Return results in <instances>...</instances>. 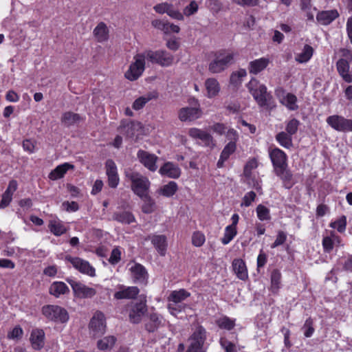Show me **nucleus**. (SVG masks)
I'll return each instance as SVG.
<instances>
[{
    "label": "nucleus",
    "mask_w": 352,
    "mask_h": 352,
    "mask_svg": "<svg viewBox=\"0 0 352 352\" xmlns=\"http://www.w3.org/2000/svg\"><path fill=\"white\" fill-rule=\"evenodd\" d=\"M198 8L197 3L195 1H192L184 8L183 13L175 8L172 4L166 2L156 5L154 10L160 14L166 13L173 19L182 21L184 20V15L189 16L195 14L197 12Z\"/></svg>",
    "instance_id": "1"
},
{
    "label": "nucleus",
    "mask_w": 352,
    "mask_h": 352,
    "mask_svg": "<svg viewBox=\"0 0 352 352\" xmlns=\"http://www.w3.org/2000/svg\"><path fill=\"white\" fill-rule=\"evenodd\" d=\"M125 176L131 182L132 191L142 199H148L151 185L149 179L141 173L130 169L125 170Z\"/></svg>",
    "instance_id": "2"
},
{
    "label": "nucleus",
    "mask_w": 352,
    "mask_h": 352,
    "mask_svg": "<svg viewBox=\"0 0 352 352\" xmlns=\"http://www.w3.org/2000/svg\"><path fill=\"white\" fill-rule=\"evenodd\" d=\"M190 296V293L184 289L172 291L168 297V309L170 314L176 316L184 311L187 305L184 302Z\"/></svg>",
    "instance_id": "3"
},
{
    "label": "nucleus",
    "mask_w": 352,
    "mask_h": 352,
    "mask_svg": "<svg viewBox=\"0 0 352 352\" xmlns=\"http://www.w3.org/2000/svg\"><path fill=\"white\" fill-rule=\"evenodd\" d=\"M234 54L226 51H219L210 63L208 70L212 74H219L224 71L233 60Z\"/></svg>",
    "instance_id": "4"
},
{
    "label": "nucleus",
    "mask_w": 352,
    "mask_h": 352,
    "mask_svg": "<svg viewBox=\"0 0 352 352\" xmlns=\"http://www.w3.org/2000/svg\"><path fill=\"white\" fill-rule=\"evenodd\" d=\"M42 314L49 321L56 323H66L69 320L67 310L58 305H47L42 307Z\"/></svg>",
    "instance_id": "5"
},
{
    "label": "nucleus",
    "mask_w": 352,
    "mask_h": 352,
    "mask_svg": "<svg viewBox=\"0 0 352 352\" xmlns=\"http://www.w3.org/2000/svg\"><path fill=\"white\" fill-rule=\"evenodd\" d=\"M188 102L192 107H184L179 111L178 116L182 122L197 120L202 115V111L197 99L195 98H190Z\"/></svg>",
    "instance_id": "6"
},
{
    "label": "nucleus",
    "mask_w": 352,
    "mask_h": 352,
    "mask_svg": "<svg viewBox=\"0 0 352 352\" xmlns=\"http://www.w3.org/2000/svg\"><path fill=\"white\" fill-rule=\"evenodd\" d=\"M206 339V331L201 326L197 327L189 338V346L186 352H206L204 344Z\"/></svg>",
    "instance_id": "7"
},
{
    "label": "nucleus",
    "mask_w": 352,
    "mask_h": 352,
    "mask_svg": "<svg viewBox=\"0 0 352 352\" xmlns=\"http://www.w3.org/2000/svg\"><path fill=\"white\" fill-rule=\"evenodd\" d=\"M133 60L134 61L131 63L124 74L125 77L131 81L137 80L145 69L146 58L143 53L135 55Z\"/></svg>",
    "instance_id": "8"
},
{
    "label": "nucleus",
    "mask_w": 352,
    "mask_h": 352,
    "mask_svg": "<svg viewBox=\"0 0 352 352\" xmlns=\"http://www.w3.org/2000/svg\"><path fill=\"white\" fill-rule=\"evenodd\" d=\"M146 59L151 63L158 64L162 67H168L172 65L174 58L173 56L164 50L144 52Z\"/></svg>",
    "instance_id": "9"
},
{
    "label": "nucleus",
    "mask_w": 352,
    "mask_h": 352,
    "mask_svg": "<svg viewBox=\"0 0 352 352\" xmlns=\"http://www.w3.org/2000/svg\"><path fill=\"white\" fill-rule=\"evenodd\" d=\"M248 88L258 105L265 106L267 104V87L261 84L256 78L250 80Z\"/></svg>",
    "instance_id": "10"
},
{
    "label": "nucleus",
    "mask_w": 352,
    "mask_h": 352,
    "mask_svg": "<svg viewBox=\"0 0 352 352\" xmlns=\"http://www.w3.org/2000/svg\"><path fill=\"white\" fill-rule=\"evenodd\" d=\"M327 123L334 130L339 132L352 131V120L342 116L332 115L327 118Z\"/></svg>",
    "instance_id": "11"
},
{
    "label": "nucleus",
    "mask_w": 352,
    "mask_h": 352,
    "mask_svg": "<svg viewBox=\"0 0 352 352\" xmlns=\"http://www.w3.org/2000/svg\"><path fill=\"white\" fill-rule=\"evenodd\" d=\"M89 329L94 336L103 334L106 329V318L101 311H96L91 318Z\"/></svg>",
    "instance_id": "12"
},
{
    "label": "nucleus",
    "mask_w": 352,
    "mask_h": 352,
    "mask_svg": "<svg viewBox=\"0 0 352 352\" xmlns=\"http://www.w3.org/2000/svg\"><path fill=\"white\" fill-rule=\"evenodd\" d=\"M65 260L80 273L94 277L96 275L94 267H93L88 261L79 257H73L67 256Z\"/></svg>",
    "instance_id": "13"
},
{
    "label": "nucleus",
    "mask_w": 352,
    "mask_h": 352,
    "mask_svg": "<svg viewBox=\"0 0 352 352\" xmlns=\"http://www.w3.org/2000/svg\"><path fill=\"white\" fill-rule=\"evenodd\" d=\"M275 94L280 102L290 111H296L298 109L296 96L290 93H287L283 88H277Z\"/></svg>",
    "instance_id": "14"
},
{
    "label": "nucleus",
    "mask_w": 352,
    "mask_h": 352,
    "mask_svg": "<svg viewBox=\"0 0 352 352\" xmlns=\"http://www.w3.org/2000/svg\"><path fill=\"white\" fill-rule=\"evenodd\" d=\"M146 300L141 298L140 302L133 303L129 311V319L133 323H139L146 312Z\"/></svg>",
    "instance_id": "15"
},
{
    "label": "nucleus",
    "mask_w": 352,
    "mask_h": 352,
    "mask_svg": "<svg viewBox=\"0 0 352 352\" xmlns=\"http://www.w3.org/2000/svg\"><path fill=\"white\" fill-rule=\"evenodd\" d=\"M189 135L196 140H199V144L204 146L212 148L214 142L212 136L208 132L197 128H191L188 131Z\"/></svg>",
    "instance_id": "16"
},
{
    "label": "nucleus",
    "mask_w": 352,
    "mask_h": 352,
    "mask_svg": "<svg viewBox=\"0 0 352 352\" xmlns=\"http://www.w3.org/2000/svg\"><path fill=\"white\" fill-rule=\"evenodd\" d=\"M270 157L274 167L275 171H283L287 167V155L284 151L276 148L270 151Z\"/></svg>",
    "instance_id": "17"
},
{
    "label": "nucleus",
    "mask_w": 352,
    "mask_h": 352,
    "mask_svg": "<svg viewBox=\"0 0 352 352\" xmlns=\"http://www.w3.org/2000/svg\"><path fill=\"white\" fill-rule=\"evenodd\" d=\"M145 240H150L157 253L164 256L167 252V237L164 234H152L147 236Z\"/></svg>",
    "instance_id": "18"
},
{
    "label": "nucleus",
    "mask_w": 352,
    "mask_h": 352,
    "mask_svg": "<svg viewBox=\"0 0 352 352\" xmlns=\"http://www.w3.org/2000/svg\"><path fill=\"white\" fill-rule=\"evenodd\" d=\"M137 156L140 162L149 170L155 171L157 170L156 162L157 157L156 155L147 151L140 150L138 152Z\"/></svg>",
    "instance_id": "19"
},
{
    "label": "nucleus",
    "mask_w": 352,
    "mask_h": 352,
    "mask_svg": "<svg viewBox=\"0 0 352 352\" xmlns=\"http://www.w3.org/2000/svg\"><path fill=\"white\" fill-rule=\"evenodd\" d=\"M139 292L140 290L137 287H127L121 285L118 286V291L115 292L114 298L117 300L133 299L138 295Z\"/></svg>",
    "instance_id": "20"
},
{
    "label": "nucleus",
    "mask_w": 352,
    "mask_h": 352,
    "mask_svg": "<svg viewBox=\"0 0 352 352\" xmlns=\"http://www.w3.org/2000/svg\"><path fill=\"white\" fill-rule=\"evenodd\" d=\"M272 60L269 57H261L249 63L248 70L250 74L256 75L264 71L271 63Z\"/></svg>",
    "instance_id": "21"
},
{
    "label": "nucleus",
    "mask_w": 352,
    "mask_h": 352,
    "mask_svg": "<svg viewBox=\"0 0 352 352\" xmlns=\"http://www.w3.org/2000/svg\"><path fill=\"white\" fill-rule=\"evenodd\" d=\"M71 286L75 295L78 298H91L96 294L95 289L89 287L80 282L73 281L71 283Z\"/></svg>",
    "instance_id": "22"
},
{
    "label": "nucleus",
    "mask_w": 352,
    "mask_h": 352,
    "mask_svg": "<svg viewBox=\"0 0 352 352\" xmlns=\"http://www.w3.org/2000/svg\"><path fill=\"white\" fill-rule=\"evenodd\" d=\"M336 67L338 72L342 80L347 83H351L352 71H350L349 62L344 58H341L338 60Z\"/></svg>",
    "instance_id": "23"
},
{
    "label": "nucleus",
    "mask_w": 352,
    "mask_h": 352,
    "mask_svg": "<svg viewBox=\"0 0 352 352\" xmlns=\"http://www.w3.org/2000/svg\"><path fill=\"white\" fill-rule=\"evenodd\" d=\"M206 96L208 98H214L217 96L221 91L219 81L214 78H208L204 82Z\"/></svg>",
    "instance_id": "24"
},
{
    "label": "nucleus",
    "mask_w": 352,
    "mask_h": 352,
    "mask_svg": "<svg viewBox=\"0 0 352 352\" xmlns=\"http://www.w3.org/2000/svg\"><path fill=\"white\" fill-rule=\"evenodd\" d=\"M340 237L333 231H330L328 235L323 237L322 246L326 252H331L335 246L340 245Z\"/></svg>",
    "instance_id": "25"
},
{
    "label": "nucleus",
    "mask_w": 352,
    "mask_h": 352,
    "mask_svg": "<svg viewBox=\"0 0 352 352\" xmlns=\"http://www.w3.org/2000/svg\"><path fill=\"white\" fill-rule=\"evenodd\" d=\"M162 176L177 179L181 175V169L173 162L165 163L159 170Z\"/></svg>",
    "instance_id": "26"
},
{
    "label": "nucleus",
    "mask_w": 352,
    "mask_h": 352,
    "mask_svg": "<svg viewBox=\"0 0 352 352\" xmlns=\"http://www.w3.org/2000/svg\"><path fill=\"white\" fill-rule=\"evenodd\" d=\"M30 342L34 349L40 350L45 344V332L43 329H33L30 334Z\"/></svg>",
    "instance_id": "27"
},
{
    "label": "nucleus",
    "mask_w": 352,
    "mask_h": 352,
    "mask_svg": "<svg viewBox=\"0 0 352 352\" xmlns=\"http://www.w3.org/2000/svg\"><path fill=\"white\" fill-rule=\"evenodd\" d=\"M232 270L238 278L245 280L248 278V269L245 261L241 258H236L232 261Z\"/></svg>",
    "instance_id": "28"
},
{
    "label": "nucleus",
    "mask_w": 352,
    "mask_h": 352,
    "mask_svg": "<svg viewBox=\"0 0 352 352\" xmlns=\"http://www.w3.org/2000/svg\"><path fill=\"white\" fill-rule=\"evenodd\" d=\"M130 270L135 282L144 283L146 281L148 274L144 266L135 263L131 267Z\"/></svg>",
    "instance_id": "29"
},
{
    "label": "nucleus",
    "mask_w": 352,
    "mask_h": 352,
    "mask_svg": "<svg viewBox=\"0 0 352 352\" xmlns=\"http://www.w3.org/2000/svg\"><path fill=\"white\" fill-rule=\"evenodd\" d=\"M74 165L65 162L60 165L56 166L54 170H52L50 174L48 177L51 180H57L64 177L65 173L70 169H74Z\"/></svg>",
    "instance_id": "30"
},
{
    "label": "nucleus",
    "mask_w": 352,
    "mask_h": 352,
    "mask_svg": "<svg viewBox=\"0 0 352 352\" xmlns=\"http://www.w3.org/2000/svg\"><path fill=\"white\" fill-rule=\"evenodd\" d=\"M48 228L52 233L55 236H60L66 232L67 228L58 219H51L49 222Z\"/></svg>",
    "instance_id": "31"
},
{
    "label": "nucleus",
    "mask_w": 352,
    "mask_h": 352,
    "mask_svg": "<svg viewBox=\"0 0 352 352\" xmlns=\"http://www.w3.org/2000/svg\"><path fill=\"white\" fill-rule=\"evenodd\" d=\"M236 148V145L234 143V142H228L223 148L220 158L217 162V166L221 168L223 166V164L225 161H226L229 157L234 153Z\"/></svg>",
    "instance_id": "32"
},
{
    "label": "nucleus",
    "mask_w": 352,
    "mask_h": 352,
    "mask_svg": "<svg viewBox=\"0 0 352 352\" xmlns=\"http://www.w3.org/2000/svg\"><path fill=\"white\" fill-rule=\"evenodd\" d=\"M157 94L156 92H150L144 96H140L137 98L133 103L132 107L134 110H140L142 109L145 104L152 99L156 98Z\"/></svg>",
    "instance_id": "33"
},
{
    "label": "nucleus",
    "mask_w": 352,
    "mask_h": 352,
    "mask_svg": "<svg viewBox=\"0 0 352 352\" xmlns=\"http://www.w3.org/2000/svg\"><path fill=\"white\" fill-rule=\"evenodd\" d=\"M82 120L80 115L70 111L64 113L61 118L62 123L67 126L76 124Z\"/></svg>",
    "instance_id": "34"
},
{
    "label": "nucleus",
    "mask_w": 352,
    "mask_h": 352,
    "mask_svg": "<svg viewBox=\"0 0 352 352\" xmlns=\"http://www.w3.org/2000/svg\"><path fill=\"white\" fill-rule=\"evenodd\" d=\"M94 35L98 42L106 41L109 38V29L105 23H98L94 30Z\"/></svg>",
    "instance_id": "35"
},
{
    "label": "nucleus",
    "mask_w": 352,
    "mask_h": 352,
    "mask_svg": "<svg viewBox=\"0 0 352 352\" xmlns=\"http://www.w3.org/2000/svg\"><path fill=\"white\" fill-rule=\"evenodd\" d=\"M69 292V287L63 282H54L50 287V294L58 298Z\"/></svg>",
    "instance_id": "36"
},
{
    "label": "nucleus",
    "mask_w": 352,
    "mask_h": 352,
    "mask_svg": "<svg viewBox=\"0 0 352 352\" xmlns=\"http://www.w3.org/2000/svg\"><path fill=\"white\" fill-rule=\"evenodd\" d=\"M314 49L309 45H305L301 52L296 54L295 59L300 63L308 62L313 56Z\"/></svg>",
    "instance_id": "37"
},
{
    "label": "nucleus",
    "mask_w": 352,
    "mask_h": 352,
    "mask_svg": "<svg viewBox=\"0 0 352 352\" xmlns=\"http://www.w3.org/2000/svg\"><path fill=\"white\" fill-rule=\"evenodd\" d=\"M113 219L120 223L125 224H130L135 221L133 214L126 211L115 212L113 215Z\"/></svg>",
    "instance_id": "38"
},
{
    "label": "nucleus",
    "mask_w": 352,
    "mask_h": 352,
    "mask_svg": "<svg viewBox=\"0 0 352 352\" xmlns=\"http://www.w3.org/2000/svg\"><path fill=\"white\" fill-rule=\"evenodd\" d=\"M338 16L339 14L336 10H331L318 12L316 18L318 21L332 22L336 19Z\"/></svg>",
    "instance_id": "39"
},
{
    "label": "nucleus",
    "mask_w": 352,
    "mask_h": 352,
    "mask_svg": "<svg viewBox=\"0 0 352 352\" xmlns=\"http://www.w3.org/2000/svg\"><path fill=\"white\" fill-rule=\"evenodd\" d=\"M281 273L278 270H274L271 274V287L272 293H277L280 288Z\"/></svg>",
    "instance_id": "40"
},
{
    "label": "nucleus",
    "mask_w": 352,
    "mask_h": 352,
    "mask_svg": "<svg viewBox=\"0 0 352 352\" xmlns=\"http://www.w3.org/2000/svg\"><path fill=\"white\" fill-rule=\"evenodd\" d=\"M116 341V339L114 336L104 337L102 339L98 340V347L100 350L102 351L111 350L113 347Z\"/></svg>",
    "instance_id": "41"
},
{
    "label": "nucleus",
    "mask_w": 352,
    "mask_h": 352,
    "mask_svg": "<svg viewBox=\"0 0 352 352\" xmlns=\"http://www.w3.org/2000/svg\"><path fill=\"white\" fill-rule=\"evenodd\" d=\"M245 182L250 187L254 188L259 192H261V181L257 175L254 173L250 174V176H245Z\"/></svg>",
    "instance_id": "42"
},
{
    "label": "nucleus",
    "mask_w": 352,
    "mask_h": 352,
    "mask_svg": "<svg viewBox=\"0 0 352 352\" xmlns=\"http://www.w3.org/2000/svg\"><path fill=\"white\" fill-rule=\"evenodd\" d=\"M237 234L236 228L227 226L224 230L223 236L221 238V243L223 245L228 244Z\"/></svg>",
    "instance_id": "43"
},
{
    "label": "nucleus",
    "mask_w": 352,
    "mask_h": 352,
    "mask_svg": "<svg viewBox=\"0 0 352 352\" xmlns=\"http://www.w3.org/2000/svg\"><path fill=\"white\" fill-rule=\"evenodd\" d=\"M276 139L278 142L283 147L289 148L292 146V135L285 132H280L276 136Z\"/></svg>",
    "instance_id": "44"
},
{
    "label": "nucleus",
    "mask_w": 352,
    "mask_h": 352,
    "mask_svg": "<svg viewBox=\"0 0 352 352\" xmlns=\"http://www.w3.org/2000/svg\"><path fill=\"white\" fill-rule=\"evenodd\" d=\"M216 323L219 328L229 331L234 328L235 320L231 319L227 316H223L218 318Z\"/></svg>",
    "instance_id": "45"
},
{
    "label": "nucleus",
    "mask_w": 352,
    "mask_h": 352,
    "mask_svg": "<svg viewBox=\"0 0 352 352\" xmlns=\"http://www.w3.org/2000/svg\"><path fill=\"white\" fill-rule=\"evenodd\" d=\"M177 190V185L175 182H170L160 188V193L165 197L173 196Z\"/></svg>",
    "instance_id": "46"
},
{
    "label": "nucleus",
    "mask_w": 352,
    "mask_h": 352,
    "mask_svg": "<svg viewBox=\"0 0 352 352\" xmlns=\"http://www.w3.org/2000/svg\"><path fill=\"white\" fill-rule=\"evenodd\" d=\"M256 214L261 221H269L271 219L270 209L262 204L257 206Z\"/></svg>",
    "instance_id": "47"
},
{
    "label": "nucleus",
    "mask_w": 352,
    "mask_h": 352,
    "mask_svg": "<svg viewBox=\"0 0 352 352\" xmlns=\"http://www.w3.org/2000/svg\"><path fill=\"white\" fill-rule=\"evenodd\" d=\"M330 227L336 229L339 232L342 233L345 231L346 227V219L342 216L335 221L330 223Z\"/></svg>",
    "instance_id": "48"
},
{
    "label": "nucleus",
    "mask_w": 352,
    "mask_h": 352,
    "mask_svg": "<svg viewBox=\"0 0 352 352\" xmlns=\"http://www.w3.org/2000/svg\"><path fill=\"white\" fill-rule=\"evenodd\" d=\"M155 27L162 30L166 34L170 32L177 33L179 31V26L174 23H155Z\"/></svg>",
    "instance_id": "49"
},
{
    "label": "nucleus",
    "mask_w": 352,
    "mask_h": 352,
    "mask_svg": "<svg viewBox=\"0 0 352 352\" xmlns=\"http://www.w3.org/2000/svg\"><path fill=\"white\" fill-rule=\"evenodd\" d=\"M220 344L221 347L225 350V352L238 351L236 345L225 338H221L220 339Z\"/></svg>",
    "instance_id": "50"
},
{
    "label": "nucleus",
    "mask_w": 352,
    "mask_h": 352,
    "mask_svg": "<svg viewBox=\"0 0 352 352\" xmlns=\"http://www.w3.org/2000/svg\"><path fill=\"white\" fill-rule=\"evenodd\" d=\"M150 320L153 324H147L146 329L148 331H154L155 329L157 327L162 321V317L155 313L151 314Z\"/></svg>",
    "instance_id": "51"
},
{
    "label": "nucleus",
    "mask_w": 352,
    "mask_h": 352,
    "mask_svg": "<svg viewBox=\"0 0 352 352\" xmlns=\"http://www.w3.org/2000/svg\"><path fill=\"white\" fill-rule=\"evenodd\" d=\"M206 241L205 235L197 231L192 234V243L196 247H201L204 245Z\"/></svg>",
    "instance_id": "52"
},
{
    "label": "nucleus",
    "mask_w": 352,
    "mask_h": 352,
    "mask_svg": "<svg viewBox=\"0 0 352 352\" xmlns=\"http://www.w3.org/2000/svg\"><path fill=\"white\" fill-rule=\"evenodd\" d=\"M23 334V331L20 326L14 327L8 333V338L13 340H19Z\"/></svg>",
    "instance_id": "53"
},
{
    "label": "nucleus",
    "mask_w": 352,
    "mask_h": 352,
    "mask_svg": "<svg viewBox=\"0 0 352 352\" xmlns=\"http://www.w3.org/2000/svg\"><path fill=\"white\" fill-rule=\"evenodd\" d=\"M140 127V123H135V122H128L125 125H122L120 126V129L122 131H125L126 133V135L129 137H132L135 135V133L133 131Z\"/></svg>",
    "instance_id": "54"
},
{
    "label": "nucleus",
    "mask_w": 352,
    "mask_h": 352,
    "mask_svg": "<svg viewBox=\"0 0 352 352\" xmlns=\"http://www.w3.org/2000/svg\"><path fill=\"white\" fill-rule=\"evenodd\" d=\"M258 166V162L255 158L250 160L244 167L243 174L244 176H250V174L254 173L253 170Z\"/></svg>",
    "instance_id": "55"
},
{
    "label": "nucleus",
    "mask_w": 352,
    "mask_h": 352,
    "mask_svg": "<svg viewBox=\"0 0 352 352\" xmlns=\"http://www.w3.org/2000/svg\"><path fill=\"white\" fill-rule=\"evenodd\" d=\"M299 121L295 118L290 120L286 125V131L290 135H294L298 131Z\"/></svg>",
    "instance_id": "56"
},
{
    "label": "nucleus",
    "mask_w": 352,
    "mask_h": 352,
    "mask_svg": "<svg viewBox=\"0 0 352 352\" xmlns=\"http://www.w3.org/2000/svg\"><path fill=\"white\" fill-rule=\"evenodd\" d=\"M256 196V193L253 191L247 192L242 199L241 206H250L252 204V203L255 200Z\"/></svg>",
    "instance_id": "57"
},
{
    "label": "nucleus",
    "mask_w": 352,
    "mask_h": 352,
    "mask_svg": "<svg viewBox=\"0 0 352 352\" xmlns=\"http://www.w3.org/2000/svg\"><path fill=\"white\" fill-rule=\"evenodd\" d=\"M121 258V250L119 248H114L111 254V256L109 258V261L111 264L115 265L117 264Z\"/></svg>",
    "instance_id": "58"
},
{
    "label": "nucleus",
    "mask_w": 352,
    "mask_h": 352,
    "mask_svg": "<svg viewBox=\"0 0 352 352\" xmlns=\"http://www.w3.org/2000/svg\"><path fill=\"white\" fill-rule=\"evenodd\" d=\"M107 175H112L118 174L117 166L112 160H108L105 164Z\"/></svg>",
    "instance_id": "59"
},
{
    "label": "nucleus",
    "mask_w": 352,
    "mask_h": 352,
    "mask_svg": "<svg viewBox=\"0 0 352 352\" xmlns=\"http://www.w3.org/2000/svg\"><path fill=\"white\" fill-rule=\"evenodd\" d=\"M225 136L229 142H234L235 144L239 140V133L233 128L230 127L226 131Z\"/></svg>",
    "instance_id": "60"
},
{
    "label": "nucleus",
    "mask_w": 352,
    "mask_h": 352,
    "mask_svg": "<svg viewBox=\"0 0 352 352\" xmlns=\"http://www.w3.org/2000/svg\"><path fill=\"white\" fill-rule=\"evenodd\" d=\"M230 127L223 123H215L211 126V129L218 135H225Z\"/></svg>",
    "instance_id": "61"
},
{
    "label": "nucleus",
    "mask_w": 352,
    "mask_h": 352,
    "mask_svg": "<svg viewBox=\"0 0 352 352\" xmlns=\"http://www.w3.org/2000/svg\"><path fill=\"white\" fill-rule=\"evenodd\" d=\"M287 239V235L283 231H279L275 241L271 245L272 248H275L283 245Z\"/></svg>",
    "instance_id": "62"
},
{
    "label": "nucleus",
    "mask_w": 352,
    "mask_h": 352,
    "mask_svg": "<svg viewBox=\"0 0 352 352\" xmlns=\"http://www.w3.org/2000/svg\"><path fill=\"white\" fill-rule=\"evenodd\" d=\"M303 329H305L304 335L305 337L309 338L313 335L314 332V329L313 327V322L311 319L308 318L307 320H306Z\"/></svg>",
    "instance_id": "63"
},
{
    "label": "nucleus",
    "mask_w": 352,
    "mask_h": 352,
    "mask_svg": "<svg viewBox=\"0 0 352 352\" xmlns=\"http://www.w3.org/2000/svg\"><path fill=\"white\" fill-rule=\"evenodd\" d=\"M62 207L67 212H76L78 210V204L76 201H64L62 204Z\"/></svg>",
    "instance_id": "64"
}]
</instances>
